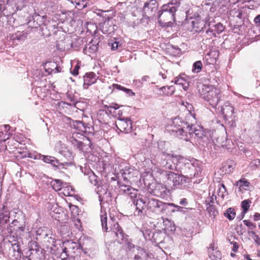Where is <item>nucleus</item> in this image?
<instances>
[{
    "label": "nucleus",
    "instance_id": "nucleus-26",
    "mask_svg": "<svg viewBox=\"0 0 260 260\" xmlns=\"http://www.w3.org/2000/svg\"><path fill=\"white\" fill-rule=\"evenodd\" d=\"M163 223L165 226L164 230L167 232L168 231L173 232L175 231L176 228L175 224L172 221L166 219V220H164Z\"/></svg>",
    "mask_w": 260,
    "mask_h": 260
},
{
    "label": "nucleus",
    "instance_id": "nucleus-48",
    "mask_svg": "<svg viewBox=\"0 0 260 260\" xmlns=\"http://www.w3.org/2000/svg\"><path fill=\"white\" fill-rule=\"evenodd\" d=\"M80 67L79 64H76L75 67L74 68L73 70L71 71V73L72 75L74 76H77L79 74V70L80 69Z\"/></svg>",
    "mask_w": 260,
    "mask_h": 260
},
{
    "label": "nucleus",
    "instance_id": "nucleus-15",
    "mask_svg": "<svg viewBox=\"0 0 260 260\" xmlns=\"http://www.w3.org/2000/svg\"><path fill=\"white\" fill-rule=\"evenodd\" d=\"M132 202L136 206V210L138 211V213H142V211L147 207V199L143 198L140 195L137 194L136 198L132 199Z\"/></svg>",
    "mask_w": 260,
    "mask_h": 260
},
{
    "label": "nucleus",
    "instance_id": "nucleus-57",
    "mask_svg": "<svg viewBox=\"0 0 260 260\" xmlns=\"http://www.w3.org/2000/svg\"><path fill=\"white\" fill-rule=\"evenodd\" d=\"M2 216L3 220L4 221L5 223H7L9 220L10 216H8V214H3Z\"/></svg>",
    "mask_w": 260,
    "mask_h": 260
},
{
    "label": "nucleus",
    "instance_id": "nucleus-59",
    "mask_svg": "<svg viewBox=\"0 0 260 260\" xmlns=\"http://www.w3.org/2000/svg\"><path fill=\"white\" fill-rule=\"evenodd\" d=\"M179 204L182 206H186L187 205V201L186 199L183 198L181 199Z\"/></svg>",
    "mask_w": 260,
    "mask_h": 260
},
{
    "label": "nucleus",
    "instance_id": "nucleus-16",
    "mask_svg": "<svg viewBox=\"0 0 260 260\" xmlns=\"http://www.w3.org/2000/svg\"><path fill=\"white\" fill-rule=\"evenodd\" d=\"M221 112L225 119L232 118L234 113V108L229 102H226L221 107Z\"/></svg>",
    "mask_w": 260,
    "mask_h": 260
},
{
    "label": "nucleus",
    "instance_id": "nucleus-5",
    "mask_svg": "<svg viewBox=\"0 0 260 260\" xmlns=\"http://www.w3.org/2000/svg\"><path fill=\"white\" fill-rule=\"evenodd\" d=\"M200 97L206 101L213 108H216L220 99L219 89L210 85H203L201 90H199Z\"/></svg>",
    "mask_w": 260,
    "mask_h": 260
},
{
    "label": "nucleus",
    "instance_id": "nucleus-49",
    "mask_svg": "<svg viewBox=\"0 0 260 260\" xmlns=\"http://www.w3.org/2000/svg\"><path fill=\"white\" fill-rule=\"evenodd\" d=\"M51 67L53 68L54 70L53 71V73H57L60 72L61 68L58 67L55 63L52 62V64H51Z\"/></svg>",
    "mask_w": 260,
    "mask_h": 260
},
{
    "label": "nucleus",
    "instance_id": "nucleus-28",
    "mask_svg": "<svg viewBox=\"0 0 260 260\" xmlns=\"http://www.w3.org/2000/svg\"><path fill=\"white\" fill-rule=\"evenodd\" d=\"M66 184V183L63 184L59 179H54L51 182V185L55 191L61 190V188L64 187Z\"/></svg>",
    "mask_w": 260,
    "mask_h": 260
},
{
    "label": "nucleus",
    "instance_id": "nucleus-53",
    "mask_svg": "<svg viewBox=\"0 0 260 260\" xmlns=\"http://www.w3.org/2000/svg\"><path fill=\"white\" fill-rule=\"evenodd\" d=\"M168 4H171L172 6L175 7L176 8V11L180 5V2L177 1H176L175 3L172 2L171 3H168Z\"/></svg>",
    "mask_w": 260,
    "mask_h": 260
},
{
    "label": "nucleus",
    "instance_id": "nucleus-51",
    "mask_svg": "<svg viewBox=\"0 0 260 260\" xmlns=\"http://www.w3.org/2000/svg\"><path fill=\"white\" fill-rule=\"evenodd\" d=\"M191 24L192 26V28L194 29L195 31H200L201 29H200L198 25L197 22H196L195 21H192Z\"/></svg>",
    "mask_w": 260,
    "mask_h": 260
},
{
    "label": "nucleus",
    "instance_id": "nucleus-43",
    "mask_svg": "<svg viewBox=\"0 0 260 260\" xmlns=\"http://www.w3.org/2000/svg\"><path fill=\"white\" fill-rule=\"evenodd\" d=\"M60 153L66 157L68 160H71L72 158V152L68 150L67 151H60Z\"/></svg>",
    "mask_w": 260,
    "mask_h": 260
},
{
    "label": "nucleus",
    "instance_id": "nucleus-35",
    "mask_svg": "<svg viewBox=\"0 0 260 260\" xmlns=\"http://www.w3.org/2000/svg\"><path fill=\"white\" fill-rule=\"evenodd\" d=\"M202 67L203 64L201 61H197L193 64L192 71L194 73H199L201 71Z\"/></svg>",
    "mask_w": 260,
    "mask_h": 260
},
{
    "label": "nucleus",
    "instance_id": "nucleus-46",
    "mask_svg": "<svg viewBox=\"0 0 260 260\" xmlns=\"http://www.w3.org/2000/svg\"><path fill=\"white\" fill-rule=\"evenodd\" d=\"M221 187L219 188V193H221V194H219V196H221L222 198H224V193L227 192L226 187L223 184H221Z\"/></svg>",
    "mask_w": 260,
    "mask_h": 260
},
{
    "label": "nucleus",
    "instance_id": "nucleus-13",
    "mask_svg": "<svg viewBox=\"0 0 260 260\" xmlns=\"http://www.w3.org/2000/svg\"><path fill=\"white\" fill-rule=\"evenodd\" d=\"M99 78V76L94 72L86 73L83 76V88L85 89H88L89 86L96 83Z\"/></svg>",
    "mask_w": 260,
    "mask_h": 260
},
{
    "label": "nucleus",
    "instance_id": "nucleus-38",
    "mask_svg": "<svg viewBox=\"0 0 260 260\" xmlns=\"http://www.w3.org/2000/svg\"><path fill=\"white\" fill-rule=\"evenodd\" d=\"M84 123L83 121L77 120V121H73L72 126L74 128H75L79 131H82L83 127H84Z\"/></svg>",
    "mask_w": 260,
    "mask_h": 260
},
{
    "label": "nucleus",
    "instance_id": "nucleus-61",
    "mask_svg": "<svg viewBox=\"0 0 260 260\" xmlns=\"http://www.w3.org/2000/svg\"><path fill=\"white\" fill-rule=\"evenodd\" d=\"M254 240L258 245H260V238L258 237V235L254 236Z\"/></svg>",
    "mask_w": 260,
    "mask_h": 260
},
{
    "label": "nucleus",
    "instance_id": "nucleus-63",
    "mask_svg": "<svg viewBox=\"0 0 260 260\" xmlns=\"http://www.w3.org/2000/svg\"><path fill=\"white\" fill-rule=\"evenodd\" d=\"M254 220L255 221L260 220V214L257 213H255L254 215Z\"/></svg>",
    "mask_w": 260,
    "mask_h": 260
},
{
    "label": "nucleus",
    "instance_id": "nucleus-54",
    "mask_svg": "<svg viewBox=\"0 0 260 260\" xmlns=\"http://www.w3.org/2000/svg\"><path fill=\"white\" fill-rule=\"evenodd\" d=\"M83 146L84 144L82 142V140H79V142L76 144V145L75 147H76L77 148L81 150L82 149Z\"/></svg>",
    "mask_w": 260,
    "mask_h": 260
},
{
    "label": "nucleus",
    "instance_id": "nucleus-39",
    "mask_svg": "<svg viewBox=\"0 0 260 260\" xmlns=\"http://www.w3.org/2000/svg\"><path fill=\"white\" fill-rule=\"evenodd\" d=\"M60 232L62 236H67L69 235V228L66 225H63L60 226Z\"/></svg>",
    "mask_w": 260,
    "mask_h": 260
},
{
    "label": "nucleus",
    "instance_id": "nucleus-8",
    "mask_svg": "<svg viewBox=\"0 0 260 260\" xmlns=\"http://www.w3.org/2000/svg\"><path fill=\"white\" fill-rule=\"evenodd\" d=\"M185 163V173L187 174L186 177L189 179L192 177H197L201 173V168L198 161H194L191 162L190 161Z\"/></svg>",
    "mask_w": 260,
    "mask_h": 260
},
{
    "label": "nucleus",
    "instance_id": "nucleus-9",
    "mask_svg": "<svg viewBox=\"0 0 260 260\" xmlns=\"http://www.w3.org/2000/svg\"><path fill=\"white\" fill-rule=\"evenodd\" d=\"M115 124L116 127L120 132L125 134L129 133L132 131L133 122L128 117H121V116L118 117Z\"/></svg>",
    "mask_w": 260,
    "mask_h": 260
},
{
    "label": "nucleus",
    "instance_id": "nucleus-14",
    "mask_svg": "<svg viewBox=\"0 0 260 260\" xmlns=\"http://www.w3.org/2000/svg\"><path fill=\"white\" fill-rule=\"evenodd\" d=\"M151 3H146L143 7V16L147 18L152 17L157 10L156 2L152 0Z\"/></svg>",
    "mask_w": 260,
    "mask_h": 260
},
{
    "label": "nucleus",
    "instance_id": "nucleus-31",
    "mask_svg": "<svg viewBox=\"0 0 260 260\" xmlns=\"http://www.w3.org/2000/svg\"><path fill=\"white\" fill-rule=\"evenodd\" d=\"M47 228L46 227H41L39 228L36 231V235L37 236V239L39 238H45L47 236Z\"/></svg>",
    "mask_w": 260,
    "mask_h": 260
},
{
    "label": "nucleus",
    "instance_id": "nucleus-42",
    "mask_svg": "<svg viewBox=\"0 0 260 260\" xmlns=\"http://www.w3.org/2000/svg\"><path fill=\"white\" fill-rule=\"evenodd\" d=\"M52 64V62H49L48 63H46L45 66V71L46 72L48 73V74H51L52 73H53L54 69L53 68L51 67V65Z\"/></svg>",
    "mask_w": 260,
    "mask_h": 260
},
{
    "label": "nucleus",
    "instance_id": "nucleus-47",
    "mask_svg": "<svg viewBox=\"0 0 260 260\" xmlns=\"http://www.w3.org/2000/svg\"><path fill=\"white\" fill-rule=\"evenodd\" d=\"M67 99L70 102L72 103V104H75L76 103V100L75 99V98L72 93L68 92L67 93Z\"/></svg>",
    "mask_w": 260,
    "mask_h": 260
},
{
    "label": "nucleus",
    "instance_id": "nucleus-30",
    "mask_svg": "<svg viewBox=\"0 0 260 260\" xmlns=\"http://www.w3.org/2000/svg\"><path fill=\"white\" fill-rule=\"evenodd\" d=\"M84 138V136L79 133H74L71 138V143L75 146L76 144L79 142V140H83Z\"/></svg>",
    "mask_w": 260,
    "mask_h": 260
},
{
    "label": "nucleus",
    "instance_id": "nucleus-52",
    "mask_svg": "<svg viewBox=\"0 0 260 260\" xmlns=\"http://www.w3.org/2000/svg\"><path fill=\"white\" fill-rule=\"evenodd\" d=\"M119 43L117 41L114 42L113 43H111V50H116L119 46Z\"/></svg>",
    "mask_w": 260,
    "mask_h": 260
},
{
    "label": "nucleus",
    "instance_id": "nucleus-32",
    "mask_svg": "<svg viewBox=\"0 0 260 260\" xmlns=\"http://www.w3.org/2000/svg\"><path fill=\"white\" fill-rule=\"evenodd\" d=\"M224 215L230 220L234 219L236 216V212L233 208H229L224 213Z\"/></svg>",
    "mask_w": 260,
    "mask_h": 260
},
{
    "label": "nucleus",
    "instance_id": "nucleus-23",
    "mask_svg": "<svg viewBox=\"0 0 260 260\" xmlns=\"http://www.w3.org/2000/svg\"><path fill=\"white\" fill-rule=\"evenodd\" d=\"M42 160L45 162L50 164L54 167H57L59 165H62L56 158L51 156L43 155Z\"/></svg>",
    "mask_w": 260,
    "mask_h": 260
},
{
    "label": "nucleus",
    "instance_id": "nucleus-20",
    "mask_svg": "<svg viewBox=\"0 0 260 260\" xmlns=\"http://www.w3.org/2000/svg\"><path fill=\"white\" fill-rule=\"evenodd\" d=\"M134 170L129 167H125L124 169H122L119 173L120 177H121L123 181L126 183H129V180L133 176Z\"/></svg>",
    "mask_w": 260,
    "mask_h": 260
},
{
    "label": "nucleus",
    "instance_id": "nucleus-22",
    "mask_svg": "<svg viewBox=\"0 0 260 260\" xmlns=\"http://www.w3.org/2000/svg\"><path fill=\"white\" fill-rule=\"evenodd\" d=\"M209 256L210 257H213L217 259H220L221 258V254L220 251L216 250V248H215L214 243H211L208 249Z\"/></svg>",
    "mask_w": 260,
    "mask_h": 260
},
{
    "label": "nucleus",
    "instance_id": "nucleus-3",
    "mask_svg": "<svg viewBox=\"0 0 260 260\" xmlns=\"http://www.w3.org/2000/svg\"><path fill=\"white\" fill-rule=\"evenodd\" d=\"M176 8L171 4L164 5L158 11V22L162 27H170L176 22Z\"/></svg>",
    "mask_w": 260,
    "mask_h": 260
},
{
    "label": "nucleus",
    "instance_id": "nucleus-56",
    "mask_svg": "<svg viewBox=\"0 0 260 260\" xmlns=\"http://www.w3.org/2000/svg\"><path fill=\"white\" fill-rule=\"evenodd\" d=\"M108 108V110L109 111L110 113H111V110L112 109H114L115 110H117L119 108V106L117 104H114V106H110L109 107L106 106Z\"/></svg>",
    "mask_w": 260,
    "mask_h": 260
},
{
    "label": "nucleus",
    "instance_id": "nucleus-41",
    "mask_svg": "<svg viewBox=\"0 0 260 260\" xmlns=\"http://www.w3.org/2000/svg\"><path fill=\"white\" fill-rule=\"evenodd\" d=\"M207 210L211 215H213L214 217L216 216L218 213V212L215 209V207L211 205L207 207Z\"/></svg>",
    "mask_w": 260,
    "mask_h": 260
},
{
    "label": "nucleus",
    "instance_id": "nucleus-17",
    "mask_svg": "<svg viewBox=\"0 0 260 260\" xmlns=\"http://www.w3.org/2000/svg\"><path fill=\"white\" fill-rule=\"evenodd\" d=\"M9 253L12 257L13 260H17L21 257L22 254L20 246L17 242L11 244L9 249Z\"/></svg>",
    "mask_w": 260,
    "mask_h": 260
},
{
    "label": "nucleus",
    "instance_id": "nucleus-33",
    "mask_svg": "<svg viewBox=\"0 0 260 260\" xmlns=\"http://www.w3.org/2000/svg\"><path fill=\"white\" fill-rule=\"evenodd\" d=\"M24 223V222H22L20 223V222L18 221V219H14L12 222V224H13L14 226L16 227L15 230L22 232H23L25 229V225Z\"/></svg>",
    "mask_w": 260,
    "mask_h": 260
},
{
    "label": "nucleus",
    "instance_id": "nucleus-6",
    "mask_svg": "<svg viewBox=\"0 0 260 260\" xmlns=\"http://www.w3.org/2000/svg\"><path fill=\"white\" fill-rule=\"evenodd\" d=\"M169 206L175 207L177 208V211H180L182 207L175 205L173 203H166L155 199H147V207L152 212L159 213H164V210L168 209Z\"/></svg>",
    "mask_w": 260,
    "mask_h": 260
},
{
    "label": "nucleus",
    "instance_id": "nucleus-37",
    "mask_svg": "<svg viewBox=\"0 0 260 260\" xmlns=\"http://www.w3.org/2000/svg\"><path fill=\"white\" fill-rule=\"evenodd\" d=\"M163 234L161 232H156L153 234V238L156 243H161L162 241Z\"/></svg>",
    "mask_w": 260,
    "mask_h": 260
},
{
    "label": "nucleus",
    "instance_id": "nucleus-10",
    "mask_svg": "<svg viewBox=\"0 0 260 260\" xmlns=\"http://www.w3.org/2000/svg\"><path fill=\"white\" fill-rule=\"evenodd\" d=\"M79 245L78 244L72 240H66L62 242L61 249L63 253L65 254L66 256H74V254L75 253L76 251L78 249Z\"/></svg>",
    "mask_w": 260,
    "mask_h": 260
},
{
    "label": "nucleus",
    "instance_id": "nucleus-12",
    "mask_svg": "<svg viewBox=\"0 0 260 260\" xmlns=\"http://www.w3.org/2000/svg\"><path fill=\"white\" fill-rule=\"evenodd\" d=\"M128 184L129 183L125 182V183H124L119 181H118V184L121 192L129 196L131 199L136 198L138 190L133 188Z\"/></svg>",
    "mask_w": 260,
    "mask_h": 260
},
{
    "label": "nucleus",
    "instance_id": "nucleus-58",
    "mask_svg": "<svg viewBox=\"0 0 260 260\" xmlns=\"http://www.w3.org/2000/svg\"><path fill=\"white\" fill-rule=\"evenodd\" d=\"M37 254H38V253L37 251H35L34 253H31V255L29 256L30 257L29 258L28 260H35V257ZM38 260H42V259L41 258H39Z\"/></svg>",
    "mask_w": 260,
    "mask_h": 260
},
{
    "label": "nucleus",
    "instance_id": "nucleus-19",
    "mask_svg": "<svg viewBox=\"0 0 260 260\" xmlns=\"http://www.w3.org/2000/svg\"><path fill=\"white\" fill-rule=\"evenodd\" d=\"M223 29V25L221 23H217L216 24L210 23L209 24V28L208 30H207V32H210L213 35L215 36L216 33L219 34Z\"/></svg>",
    "mask_w": 260,
    "mask_h": 260
},
{
    "label": "nucleus",
    "instance_id": "nucleus-11",
    "mask_svg": "<svg viewBox=\"0 0 260 260\" xmlns=\"http://www.w3.org/2000/svg\"><path fill=\"white\" fill-rule=\"evenodd\" d=\"M95 191L99 194V201L101 205L105 202H108L111 200V193L110 192H108L106 185H98L95 188Z\"/></svg>",
    "mask_w": 260,
    "mask_h": 260
},
{
    "label": "nucleus",
    "instance_id": "nucleus-4",
    "mask_svg": "<svg viewBox=\"0 0 260 260\" xmlns=\"http://www.w3.org/2000/svg\"><path fill=\"white\" fill-rule=\"evenodd\" d=\"M101 221L103 230L105 232H112L115 237H117L116 240L118 243H122L124 239L125 234L122 229L120 227L117 222L111 218V220L109 221V227L107 225V216L106 212H103L101 210Z\"/></svg>",
    "mask_w": 260,
    "mask_h": 260
},
{
    "label": "nucleus",
    "instance_id": "nucleus-64",
    "mask_svg": "<svg viewBox=\"0 0 260 260\" xmlns=\"http://www.w3.org/2000/svg\"><path fill=\"white\" fill-rule=\"evenodd\" d=\"M238 245L237 244V243L235 242L234 243L233 247L232 249V250L234 252H236L238 250Z\"/></svg>",
    "mask_w": 260,
    "mask_h": 260
},
{
    "label": "nucleus",
    "instance_id": "nucleus-44",
    "mask_svg": "<svg viewBox=\"0 0 260 260\" xmlns=\"http://www.w3.org/2000/svg\"><path fill=\"white\" fill-rule=\"evenodd\" d=\"M27 36V34L26 33V35L23 32H18V34H15V36L13 37V39L15 40L17 39L18 40H23L25 39Z\"/></svg>",
    "mask_w": 260,
    "mask_h": 260
},
{
    "label": "nucleus",
    "instance_id": "nucleus-24",
    "mask_svg": "<svg viewBox=\"0 0 260 260\" xmlns=\"http://www.w3.org/2000/svg\"><path fill=\"white\" fill-rule=\"evenodd\" d=\"M175 88L173 86H163L159 88V94L161 95H171L174 93Z\"/></svg>",
    "mask_w": 260,
    "mask_h": 260
},
{
    "label": "nucleus",
    "instance_id": "nucleus-27",
    "mask_svg": "<svg viewBox=\"0 0 260 260\" xmlns=\"http://www.w3.org/2000/svg\"><path fill=\"white\" fill-rule=\"evenodd\" d=\"M8 3L14 5L17 10H21L25 5L24 0H8Z\"/></svg>",
    "mask_w": 260,
    "mask_h": 260
},
{
    "label": "nucleus",
    "instance_id": "nucleus-18",
    "mask_svg": "<svg viewBox=\"0 0 260 260\" xmlns=\"http://www.w3.org/2000/svg\"><path fill=\"white\" fill-rule=\"evenodd\" d=\"M32 14L33 15H32L31 16L32 18V20H28L27 22V24L29 27L36 28L40 26L41 25L40 23L38 22L39 18H40L42 20H43L44 18V17H41L39 14H37L35 9H33L32 10V11L30 13V15H32Z\"/></svg>",
    "mask_w": 260,
    "mask_h": 260
},
{
    "label": "nucleus",
    "instance_id": "nucleus-45",
    "mask_svg": "<svg viewBox=\"0 0 260 260\" xmlns=\"http://www.w3.org/2000/svg\"><path fill=\"white\" fill-rule=\"evenodd\" d=\"M244 223L250 229L252 230L255 228V225L249 220H244Z\"/></svg>",
    "mask_w": 260,
    "mask_h": 260
},
{
    "label": "nucleus",
    "instance_id": "nucleus-7",
    "mask_svg": "<svg viewBox=\"0 0 260 260\" xmlns=\"http://www.w3.org/2000/svg\"><path fill=\"white\" fill-rule=\"evenodd\" d=\"M163 160L160 162L161 166L166 169L170 170H176L177 169L176 164L178 161L183 158L178 155L174 156L168 153L163 154Z\"/></svg>",
    "mask_w": 260,
    "mask_h": 260
},
{
    "label": "nucleus",
    "instance_id": "nucleus-29",
    "mask_svg": "<svg viewBox=\"0 0 260 260\" xmlns=\"http://www.w3.org/2000/svg\"><path fill=\"white\" fill-rule=\"evenodd\" d=\"M84 138V136L79 133H74L71 138V143L75 146L76 144L79 142V140H83Z\"/></svg>",
    "mask_w": 260,
    "mask_h": 260
},
{
    "label": "nucleus",
    "instance_id": "nucleus-1",
    "mask_svg": "<svg viewBox=\"0 0 260 260\" xmlns=\"http://www.w3.org/2000/svg\"><path fill=\"white\" fill-rule=\"evenodd\" d=\"M173 124L177 126V129H173L176 135L180 139L188 141L193 135L198 138L203 139L205 134L202 127L199 128L193 127L192 123L185 121L179 117H176L173 120Z\"/></svg>",
    "mask_w": 260,
    "mask_h": 260
},
{
    "label": "nucleus",
    "instance_id": "nucleus-62",
    "mask_svg": "<svg viewBox=\"0 0 260 260\" xmlns=\"http://www.w3.org/2000/svg\"><path fill=\"white\" fill-rule=\"evenodd\" d=\"M89 129L90 127L89 126V124H87L86 123H84V127H83L82 132H86L87 131V129Z\"/></svg>",
    "mask_w": 260,
    "mask_h": 260
},
{
    "label": "nucleus",
    "instance_id": "nucleus-2",
    "mask_svg": "<svg viewBox=\"0 0 260 260\" xmlns=\"http://www.w3.org/2000/svg\"><path fill=\"white\" fill-rule=\"evenodd\" d=\"M157 173L159 174L160 178L169 189H175L188 182L187 177L172 171L159 169Z\"/></svg>",
    "mask_w": 260,
    "mask_h": 260
},
{
    "label": "nucleus",
    "instance_id": "nucleus-40",
    "mask_svg": "<svg viewBox=\"0 0 260 260\" xmlns=\"http://www.w3.org/2000/svg\"><path fill=\"white\" fill-rule=\"evenodd\" d=\"M89 180L90 182L93 184L94 185H98V181H97V177L95 175V174L91 172L88 177Z\"/></svg>",
    "mask_w": 260,
    "mask_h": 260
},
{
    "label": "nucleus",
    "instance_id": "nucleus-50",
    "mask_svg": "<svg viewBox=\"0 0 260 260\" xmlns=\"http://www.w3.org/2000/svg\"><path fill=\"white\" fill-rule=\"evenodd\" d=\"M89 49L90 50V52H95L98 51V46L97 45L92 44L89 47Z\"/></svg>",
    "mask_w": 260,
    "mask_h": 260
},
{
    "label": "nucleus",
    "instance_id": "nucleus-36",
    "mask_svg": "<svg viewBox=\"0 0 260 260\" xmlns=\"http://www.w3.org/2000/svg\"><path fill=\"white\" fill-rule=\"evenodd\" d=\"M249 167L251 170L260 169V159H255L251 161L249 164Z\"/></svg>",
    "mask_w": 260,
    "mask_h": 260
},
{
    "label": "nucleus",
    "instance_id": "nucleus-60",
    "mask_svg": "<svg viewBox=\"0 0 260 260\" xmlns=\"http://www.w3.org/2000/svg\"><path fill=\"white\" fill-rule=\"evenodd\" d=\"M254 21L257 25H260V15H257L254 18Z\"/></svg>",
    "mask_w": 260,
    "mask_h": 260
},
{
    "label": "nucleus",
    "instance_id": "nucleus-21",
    "mask_svg": "<svg viewBox=\"0 0 260 260\" xmlns=\"http://www.w3.org/2000/svg\"><path fill=\"white\" fill-rule=\"evenodd\" d=\"M174 83L180 85L184 90H187L189 86V82L185 77L179 76L174 79Z\"/></svg>",
    "mask_w": 260,
    "mask_h": 260
},
{
    "label": "nucleus",
    "instance_id": "nucleus-25",
    "mask_svg": "<svg viewBox=\"0 0 260 260\" xmlns=\"http://www.w3.org/2000/svg\"><path fill=\"white\" fill-rule=\"evenodd\" d=\"M249 185V182L245 178L241 179L236 183V185L239 186V189L240 191L248 190Z\"/></svg>",
    "mask_w": 260,
    "mask_h": 260
},
{
    "label": "nucleus",
    "instance_id": "nucleus-34",
    "mask_svg": "<svg viewBox=\"0 0 260 260\" xmlns=\"http://www.w3.org/2000/svg\"><path fill=\"white\" fill-rule=\"evenodd\" d=\"M251 202L248 200H244L241 202V206L243 209L242 217L241 219H243L245 214L248 211L250 207V204Z\"/></svg>",
    "mask_w": 260,
    "mask_h": 260
},
{
    "label": "nucleus",
    "instance_id": "nucleus-55",
    "mask_svg": "<svg viewBox=\"0 0 260 260\" xmlns=\"http://www.w3.org/2000/svg\"><path fill=\"white\" fill-rule=\"evenodd\" d=\"M122 90L126 92L129 95L134 96L135 95V93L134 92H133L131 89H127L124 87L122 88Z\"/></svg>",
    "mask_w": 260,
    "mask_h": 260
}]
</instances>
